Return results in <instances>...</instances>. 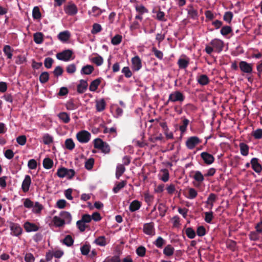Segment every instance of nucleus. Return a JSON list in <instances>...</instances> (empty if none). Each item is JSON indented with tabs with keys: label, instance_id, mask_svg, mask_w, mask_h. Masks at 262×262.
I'll return each instance as SVG.
<instances>
[{
	"label": "nucleus",
	"instance_id": "nucleus-50",
	"mask_svg": "<svg viewBox=\"0 0 262 262\" xmlns=\"http://www.w3.org/2000/svg\"><path fill=\"white\" fill-rule=\"evenodd\" d=\"M91 246L89 245H84L80 248L81 254L83 255H86L90 251Z\"/></svg>",
	"mask_w": 262,
	"mask_h": 262
},
{
	"label": "nucleus",
	"instance_id": "nucleus-12",
	"mask_svg": "<svg viewBox=\"0 0 262 262\" xmlns=\"http://www.w3.org/2000/svg\"><path fill=\"white\" fill-rule=\"evenodd\" d=\"M143 232L147 235L152 236L155 234L154 224L153 223H146L143 226Z\"/></svg>",
	"mask_w": 262,
	"mask_h": 262
},
{
	"label": "nucleus",
	"instance_id": "nucleus-46",
	"mask_svg": "<svg viewBox=\"0 0 262 262\" xmlns=\"http://www.w3.org/2000/svg\"><path fill=\"white\" fill-rule=\"evenodd\" d=\"M122 40V36L119 34H117L112 38L111 43L113 45H118L121 43Z\"/></svg>",
	"mask_w": 262,
	"mask_h": 262
},
{
	"label": "nucleus",
	"instance_id": "nucleus-45",
	"mask_svg": "<svg viewBox=\"0 0 262 262\" xmlns=\"http://www.w3.org/2000/svg\"><path fill=\"white\" fill-rule=\"evenodd\" d=\"M94 164V159L93 158H90L85 161L84 167L86 169L90 170L93 168Z\"/></svg>",
	"mask_w": 262,
	"mask_h": 262
},
{
	"label": "nucleus",
	"instance_id": "nucleus-5",
	"mask_svg": "<svg viewBox=\"0 0 262 262\" xmlns=\"http://www.w3.org/2000/svg\"><path fill=\"white\" fill-rule=\"evenodd\" d=\"M9 227L11 230V234L14 236H18L21 234L23 229L17 223L10 222Z\"/></svg>",
	"mask_w": 262,
	"mask_h": 262
},
{
	"label": "nucleus",
	"instance_id": "nucleus-2",
	"mask_svg": "<svg viewBox=\"0 0 262 262\" xmlns=\"http://www.w3.org/2000/svg\"><path fill=\"white\" fill-rule=\"evenodd\" d=\"M184 99L185 96L182 92L179 91H173L169 95L168 99L167 100V103L169 102H182L184 100Z\"/></svg>",
	"mask_w": 262,
	"mask_h": 262
},
{
	"label": "nucleus",
	"instance_id": "nucleus-29",
	"mask_svg": "<svg viewBox=\"0 0 262 262\" xmlns=\"http://www.w3.org/2000/svg\"><path fill=\"white\" fill-rule=\"evenodd\" d=\"M174 248L171 245H167L163 249V253L167 256H171L173 254Z\"/></svg>",
	"mask_w": 262,
	"mask_h": 262
},
{
	"label": "nucleus",
	"instance_id": "nucleus-37",
	"mask_svg": "<svg viewBox=\"0 0 262 262\" xmlns=\"http://www.w3.org/2000/svg\"><path fill=\"white\" fill-rule=\"evenodd\" d=\"M42 141L45 144L48 145L53 142V138L49 134H45L42 137Z\"/></svg>",
	"mask_w": 262,
	"mask_h": 262
},
{
	"label": "nucleus",
	"instance_id": "nucleus-17",
	"mask_svg": "<svg viewBox=\"0 0 262 262\" xmlns=\"http://www.w3.org/2000/svg\"><path fill=\"white\" fill-rule=\"evenodd\" d=\"M109 243V241L104 236H100L96 238L94 241L96 245L104 247Z\"/></svg>",
	"mask_w": 262,
	"mask_h": 262
},
{
	"label": "nucleus",
	"instance_id": "nucleus-24",
	"mask_svg": "<svg viewBox=\"0 0 262 262\" xmlns=\"http://www.w3.org/2000/svg\"><path fill=\"white\" fill-rule=\"evenodd\" d=\"M106 103L104 99H101L96 101V110L98 112L103 111L105 108Z\"/></svg>",
	"mask_w": 262,
	"mask_h": 262
},
{
	"label": "nucleus",
	"instance_id": "nucleus-47",
	"mask_svg": "<svg viewBox=\"0 0 262 262\" xmlns=\"http://www.w3.org/2000/svg\"><path fill=\"white\" fill-rule=\"evenodd\" d=\"M32 16L34 19H40L41 18V13L38 7L36 6L34 7L32 11Z\"/></svg>",
	"mask_w": 262,
	"mask_h": 262
},
{
	"label": "nucleus",
	"instance_id": "nucleus-15",
	"mask_svg": "<svg viewBox=\"0 0 262 262\" xmlns=\"http://www.w3.org/2000/svg\"><path fill=\"white\" fill-rule=\"evenodd\" d=\"M24 227L27 232L37 231L39 229L38 227L36 225L29 222H27L24 224Z\"/></svg>",
	"mask_w": 262,
	"mask_h": 262
},
{
	"label": "nucleus",
	"instance_id": "nucleus-16",
	"mask_svg": "<svg viewBox=\"0 0 262 262\" xmlns=\"http://www.w3.org/2000/svg\"><path fill=\"white\" fill-rule=\"evenodd\" d=\"M158 177L159 179L163 182H167L169 179V173L168 170L167 169H161L160 171Z\"/></svg>",
	"mask_w": 262,
	"mask_h": 262
},
{
	"label": "nucleus",
	"instance_id": "nucleus-52",
	"mask_svg": "<svg viewBox=\"0 0 262 262\" xmlns=\"http://www.w3.org/2000/svg\"><path fill=\"white\" fill-rule=\"evenodd\" d=\"M188 199H193L197 196L198 192L195 189L192 188H188Z\"/></svg>",
	"mask_w": 262,
	"mask_h": 262
},
{
	"label": "nucleus",
	"instance_id": "nucleus-30",
	"mask_svg": "<svg viewBox=\"0 0 262 262\" xmlns=\"http://www.w3.org/2000/svg\"><path fill=\"white\" fill-rule=\"evenodd\" d=\"M144 197L145 202L149 205L153 202L154 199V196L149 192V190L144 192Z\"/></svg>",
	"mask_w": 262,
	"mask_h": 262
},
{
	"label": "nucleus",
	"instance_id": "nucleus-6",
	"mask_svg": "<svg viewBox=\"0 0 262 262\" xmlns=\"http://www.w3.org/2000/svg\"><path fill=\"white\" fill-rule=\"evenodd\" d=\"M201 142V140L198 137H190L186 140V146L189 149H193Z\"/></svg>",
	"mask_w": 262,
	"mask_h": 262
},
{
	"label": "nucleus",
	"instance_id": "nucleus-61",
	"mask_svg": "<svg viewBox=\"0 0 262 262\" xmlns=\"http://www.w3.org/2000/svg\"><path fill=\"white\" fill-rule=\"evenodd\" d=\"M76 225L81 232H83L86 227L85 224L81 220L77 222Z\"/></svg>",
	"mask_w": 262,
	"mask_h": 262
},
{
	"label": "nucleus",
	"instance_id": "nucleus-10",
	"mask_svg": "<svg viewBox=\"0 0 262 262\" xmlns=\"http://www.w3.org/2000/svg\"><path fill=\"white\" fill-rule=\"evenodd\" d=\"M31 184V179L30 176L29 175H26L21 184V189L25 193L28 192Z\"/></svg>",
	"mask_w": 262,
	"mask_h": 262
},
{
	"label": "nucleus",
	"instance_id": "nucleus-25",
	"mask_svg": "<svg viewBox=\"0 0 262 262\" xmlns=\"http://www.w3.org/2000/svg\"><path fill=\"white\" fill-rule=\"evenodd\" d=\"M198 82L201 85H207L209 81L208 76L206 75H201L197 78Z\"/></svg>",
	"mask_w": 262,
	"mask_h": 262
},
{
	"label": "nucleus",
	"instance_id": "nucleus-32",
	"mask_svg": "<svg viewBox=\"0 0 262 262\" xmlns=\"http://www.w3.org/2000/svg\"><path fill=\"white\" fill-rule=\"evenodd\" d=\"M101 80L100 79H96L93 80L90 84L89 90L91 92H95L100 84Z\"/></svg>",
	"mask_w": 262,
	"mask_h": 262
},
{
	"label": "nucleus",
	"instance_id": "nucleus-23",
	"mask_svg": "<svg viewBox=\"0 0 262 262\" xmlns=\"http://www.w3.org/2000/svg\"><path fill=\"white\" fill-rule=\"evenodd\" d=\"M94 68L93 66L86 65L82 68L80 73L81 74L90 75L94 71Z\"/></svg>",
	"mask_w": 262,
	"mask_h": 262
},
{
	"label": "nucleus",
	"instance_id": "nucleus-35",
	"mask_svg": "<svg viewBox=\"0 0 262 262\" xmlns=\"http://www.w3.org/2000/svg\"><path fill=\"white\" fill-rule=\"evenodd\" d=\"M3 51L7 56V58L9 59H11L13 56L12 51L13 50L11 49V47L9 45H6L4 46L3 49Z\"/></svg>",
	"mask_w": 262,
	"mask_h": 262
},
{
	"label": "nucleus",
	"instance_id": "nucleus-63",
	"mask_svg": "<svg viewBox=\"0 0 262 262\" xmlns=\"http://www.w3.org/2000/svg\"><path fill=\"white\" fill-rule=\"evenodd\" d=\"M232 31L231 28L229 26H226L223 27L221 30V33L224 35H227Z\"/></svg>",
	"mask_w": 262,
	"mask_h": 262
},
{
	"label": "nucleus",
	"instance_id": "nucleus-36",
	"mask_svg": "<svg viewBox=\"0 0 262 262\" xmlns=\"http://www.w3.org/2000/svg\"><path fill=\"white\" fill-rule=\"evenodd\" d=\"M53 161L49 158H46L43 160V166L45 169H49L52 167Z\"/></svg>",
	"mask_w": 262,
	"mask_h": 262
},
{
	"label": "nucleus",
	"instance_id": "nucleus-57",
	"mask_svg": "<svg viewBox=\"0 0 262 262\" xmlns=\"http://www.w3.org/2000/svg\"><path fill=\"white\" fill-rule=\"evenodd\" d=\"M93 143L94 147L99 149L104 142L101 139L97 138L94 140Z\"/></svg>",
	"mask_w": 262,
	"mask_h": 262
},
{
	"label": "nucleus",
	"instance_id": "nucleus-33",
	"mask_svg": "<svg viewBox=\"0 0 262 262\" xmlns=\"http://www.w3.org/2000/svg\"><path fill=\"white\" fill-rule=\"evenodd\" d=\"M241 155L246 156L249 153V146L244 143H241L239 145Z\"/></svg>",
	"mask_w": 262,
	"mask_h": 262
},
{
	"label": "nucleus",
	"instance_id": "nucleus-21",
	"mask_svg": "<svg viewBox=\"0 0 262 262\" xmlns=\"http://www.w3.org/2000/svg\"><path fill=\"white\" fill-rule=\"evenodd\" d=\"M142 203L138 200H134L129 205V209L131 212H135L139 210L141 207Z\"/></svg>",
	"mask_w": 262,
	"mask_h": 262
},
{
	"label": "nucleus",
	"instance_id": "nucleus-55",
	"mask_svg": "<svg viewBox=\"0 0 262 262\" xmlns=\"http://www.w3.org/2000/svg\"><path fill=\"white\" fill-rule=\"evenodd\" d=\"M136 11L140 14L147 13L148 10L143 5H137L136 6Z\"/></svg>",
	"mask_w": 262,
	"mask_h": 262
},
{
	"label": "nucleus",
	"instance_id": "nucleus-40",
	"mask_svg": "<svg viewBox=\"0 0 262 262\" xmlns=\"http://www.w3.org/2000/svg\"><path fill=\"white\" fill-rule=\"evenodd\" d=\"M216 199L217 196L215 194L210 193L208 197L206 203L209 205L210 207L212 208L213 206V203L216 201Z\"/></svg>",
	"mask_w": 262,
	"mask_h": 262
},
{
	"label": "nucleus",
	"instance_id": "nucleus-26",
	"mask_svg": "<svg viewBox=\"0 0 262 262\" xmlns=\"http://www.w3.org/2000/svg\"><path fill=\"white\" fill-rule=\"evenodd\" d=\"M57 116L59 119L64 123H68L70 121V116L66 112H61Z\"/></svg>",
	"mask_w": 262,
	"mask_h": 262
},
{
	"label": "nucleus",
	"instance_id": "nucleus-4",
	"mask_svg": "<svg viewBox=\"0 0 262 262\" xmlns=\"http://www.w3.org/2000/svg\"><path fill=\"white\" fill-rule=\"evenodd\" d=\"M73 51L71 50H66L61 52L58 53L56 54V58L60 60L64 61H68L71 59H73L72 56L73 55Z\"/></svg>",
	"mask_w": 262,
	"mask_h": 262
},
{
	"label": "nucleus",
	"instance_id": "nucleus-64",
	"mask_svg": "<svg viewBox=\"0 0 262 262\" xmlns=\"http://www.w3.org/2000/svg\"><path fill=\"white\" fill-rule=\"evenodd\" d=\"M233 14L231 12H226L224 15V20L227 23H230L232 18H233Z\"/></svg>",
	"mask_w": 262,
	"mask_h": 262
},
{
	"label": "nucleus",
	"instance_id": "nucleus-43",
	"mask_svg": "<svg viewBox=\"0 0 262 262\" xmlns=\"http://www.w3.org/2000/svg\"><path fill=\"white\" fill-rule=\"evenodd\" d=\"M102 30L101 26L97 23H95L93 25L92 29L91 30V33L93 34H97Z\"/></svg>",
	"mask_w": 262,
	"mask_h": 262
},
{
	"label": "nucleus",
	"instance_id": "nucleus-42",
	"mask_svg": "<svg viewBox=\"0 0 262 262\" xmlns=\"http://www.w3.org/2000/svg\"><path fill=\"white\" fill-rule=\"evenodd\" d=\"M193 178L196 181L199 183L202 182L204 180L203 175L200 171H195Z\"/></svg>",
	"mask_w": 262,
	"mask_h": 262
},
{
	"label": "nucleus",
	"instance_id": "nucleus-14",
	"mask_svg": "<svg viewBox=\"0 0 262 262\" xmlns=\"http://www.w3.org/2000/svg\"><path fill=\"white\" fill-rule=\"evenodd\" d=\"M251 164L253 170L256 173H260L261 171L262 167L258 162V159L257 158H252L251 160Z\"/></svg>",
	"mask_w": 262,
	"mask_h": 262
},
{
	"label": "nucleus",
	"instance_id": "nucleus-58",
	"mask_svg": "<svg viewBox=\"0 0 262 262\" xmlns=\"http://www.w3.org/2000/svg\"><path fill=\"white\" fill-rule=\"evenodd\" d=\"M24 200V206L25 208L30 209L33 206L34 203L28 198L25 199Z\"/></svg>",
	"mask_w": 262,
	"mask_h": 262
},
{
	"label": "nucleus",
	"instance_id": "nucleus-19",
	"mask_svg": "<svg viewBox=\"0 0 262 262\" xmlns=\"http://www.w3.org/2000/svg\"><path fill=\"white\" fill-rule=\"evenodd\" d=\"M87 88L88 83L86 81L81 79L77 87V92L80 94L83 93L86 90Z\"/></svg>",
	"mask_w": 262,
	"mask_h": 262
},
{
	"label": "nucleus",
	"instance_id": "nucleus-48",
	"mask_svg": "<svg viewBox=\"0 0 262 262\" xmlns=\"http://www.w3.org/2000/svg\"><path fill=\"white\" fill-rule=\"evenodd\" d=\"M66 108L69 111H73L77 108V106L73 100L68 101L66 104Z\"/></svg>",
	"mask_w": 262,
	"mask_h": 262
},
{
	"label": "nucleus",
	"instance_id": "nucleus-7",
	"mask_svg": "<svg viewBox=\"0 0 262 262\" xmlns=\"http://www.w3.org/2000/svg\"><path fill=\"white\" fill-rule=\"evenodd\" d=\"M210 45L213 47L214 51L217 53L221 52L223 49L224 42L221 39L216 38L212 39Z\"/></svg>",
	"mask_w": 262,
	"mask_h": 262
},
{
	"label": "nucleus",
	"instance_id": "nucleus-31",
	"mask_svg": "<svg viewBox=\"0 0 262 262\" xmlns=\"http://www.w3.org/2000/svg\"><path fill=\"white\" fill-rule=\"evenodd\" d=\"M125 170V168L123 164H118L116 167V177L117 179L122 176Z\"/></svg>",
	"mask_w": 262,
	"mask_h": 262
},
{
	"label": "nucleus",
	"instance_id": "nucleus-9",
	"mask_svg": "<svg viewBox=\"0 0 262 262\" xmlns=\"http://www.w3.org/2000/svg\"><path fill=\"white\" fill-rule=\"evenodd\" d=\"M200 156L203 160L204 162L207 165H211L214 161V157L207 152H202Z\"/></svg>",
	"mask_w": 262,
	"mask_h": 262
},
{
	"label": "nucleus",
	"instance_id": "nucleus-62",
	"mask_svg": "<svg viewBox=\"0 0 262 262\" xmlns=\"http://www.w3.org/2000/svg\"><path fill=\"white\" fill-rule=\"evenodd\" d=\"M187 236L190 239H192L195 236V233L191 228H188L186 230Z\"/></svg>",
	"mask_w": 262,
	"mask_h": 262
},
{
	"label": "nucleus",
	"instance_id": "nucleus-54",
	"mask_svg": "<svg viewBox=\"0 0 262 262\" xmlns=\"http://www.w3.org/2000/svg\"><path fill=\"white\" fill-rule=\"evenodd\" d=\"M164 243L165 241L161 236L158 237L157 239L156 240V241L154 242V244L156 245V246L159 248H162Z\"/></svg>",
	"mask_w": 262,
	"mask_h": 262
},
{
	"label": "nucleus",
	"instance_id": "nucleus-27",
	"mask_svg": "<svg viewBox=\"0 0 262 262\" xmlns=\"http://www.w3.org/2000/svg\"><path fill=\"white\" fill-rule=\"evenodd\" d=\"M43 208V206L41 204L38 202H36L32 207V211L35 214H40Z\"/></svg>",
	"mask_w": 262,
	"mask_h": 262
},
{
	"label": "nucleus",
	"instance_id": "nucleus-13",
	"mask_svg": "<svg viewBox=\"0 0 262 262\" xmlns=\"http://www.w3.org/2000/svg\"><path fill=\"white\" fill-rule=\"evenodd\" d=\"M132 69L135 71H139L142 67V62L140 57L136 56L132 59Z\"/></svg>",
	"mask_w": 262,
	"mask_h": 262
},
{
	"label": "nucleus",
	"instance_id": "nucleus-20",
	"mask_svg": "<svg viewBox=\"0 0 262 262\" xmlns=\"http://www.w3.org/2000/svg\"><path fill=\"white\" fill-rule=\"evenodd\" d=\"M189 58L186 56L180 58L178 61V64L180 69H185L188 66Z\"/></svg>",
	"mask_w": 262,
	"mask_h": 262
},
{
	"label": "nucleus",
	"instance_id": "nucleus-11",
	"mask_svg": "<svg viewBox=\"0 0 262 262\" xmlns=\"http://www.w3.org/2000/svg\"><path fill=\"white\" fill-rule=\"evenodd\" d=\"M64 10L66 13L69 15H74L78 12L77 6L73 3L69 4L64 7Z\"/></svg>",
	"mask_w": 262,
	"mask_h": 262
},
{
	"label": "nucleus",
	"instance_id": "nucleus-1",
	"mask_svg": "<svg viewBox=\"0 0 262 262\" xmlns=\"http://www.w3.org/2000/svg\"><path fill=\"white\" fill-rule=\"evenodd\" d=\"M57 175L61 178L66 177L67 179H71L74 176L75 171L72 169L61 167L57 170Z\"/></svg>",
	"mask_w": 262,
	"mask_h": 262
},
{
	"label": "nucleus",
	"instance_id": "nucleus-60",
	"mask_svg": "<svg viewBox=\"0 0 262 262\" xmlns=\"http://www.w3.org/2000/svg\"><path fill=\"white\" fill-rule=\"evenodd\" d=\"M66 71L69 74H73L76 71V66L72 63L68 65L66 68Z\"/></svg>",
	"mask_w": 262,
	"mask_h": 262
},
{
	"label": "nucleus",
	"instance_id": "nucleus-56",
	"mask_svg": "<svg viewBox=\"0 0 262 262\" xmlns=\"http://www.w3.org/2000/svg\"><path fill=\"white\" fill-rule=\"evenodd\" d=\"M92 61L98 66H100L102 64L103 62V59L100 56H98L93 58Z\"/></svg>",
	"mask_w": 262,
	"mask_h": 262
},
{
	"label": "nucleus",
	"instance_id": "nucleus-59",
	"mask_svg": "<svg viewBox=\"0 0 262 262\" xmlns=\"http://www.w3.org/2000/svg\"><path fill=\"white\" fill-rule=\"evenodd\" d=\"M103 262H120V259L118 256L115 255L114 256L106 257Z\"/></svg>",
	"mask_w": 262,
	"mask_h": 262
},
{
	"label": "nucleus",
	"instance_id": "nucleus-53",
	"mask_svg": "<svg viewBox=\"0 0 262 262\" xmlns=\"http://www.w3.org/2000/svg\"><path fill=\"white\" fill-rule=\"evenodd\" d=\"M49 74L47 72L42 73L39 76V80L41 83H45L49 80Z\"/></svg>",
	"mask_w": 262,
	"mask_h": 262
},
{
	"label": "nucleus",
	"instance_id": "nucleus-8",
	"mask_svg": "<svg viewBox=\"0 0 262 262\" xmlns=\"http://www.w3.org/2000/svg\"><path fill=\"white\" fill-rule=\"evenodd\" d=\"M241 70L247 74H250L252 72V64L246 61H242L239 63Z\"/></svg>",
	"mask_w": 262,
	"mask_h": 262
},
{
	"label": "nucleus",
	"instance_id": "nucleus-44",
	"mask_svg": "<svg viewBox=\"0 0 262 262\" xmlns=\"http://www.w3.org/2000/svg\"><path fill=\"white\" fill-rule=\"evenodd\" d=\"M74 243V239L70 235H67L63 240V243L68 247L71 246Z\"/></svg>",
	"mask_w": 262,
	"mask_h": 262
},
{
	"label": "nucleus",
	"instance_id": "nucleus-22",
	"mask_svg": "<svg viewBox=\"0 0 262 262\" xmlns=\"http://www.w3.org/2000/svg\"><path fill=\"white\" fill-rule=\"evenodd\" d=\"M70 33L68 31L60 32L58 35V38L62 42L67 41L70 37Z\"/></svg>",
	"mask_w": 262,
	"mask_h": 262
},
{
	"label": "nucleus",
	"instance_id": "nucleus-39",
	"mask_svg": "<svg viewBox=\"0 0 262 262\" xmlns=\"http://www.w3.org/2000/svg\"><path fill=\"white\" fill-rule=\"evenodd\" d=\"M34 40L37 44H40L43 41V34L40 32H37L34 34Z\"/></svg>",
	"mask_w": 262,
	"mask_h": 262
},
{
	"label": "nucleus",
	"instance_id": "nucleus-28",
	"mask_svg": "<svg viewBox=\"0 0 262 262\" xmlns=\"http://www.w3.org/2000/svg\"><path fill=\"white\" fill-rule=\"evenodd\" d=\"M53 222L54 225L57 227H63L65 225L60 215L54 216L53 218Z\"/></svg>",
	"mask_w": 262,
	"mask_h": 262
},
{
	"label": "nucleus",
	"instance_id": "nucleus-38",
	"mask_svg": "<svg viewBox=\"0 0 262 262\" xmlns=\"http://www.w3.org/2000/svg\"><path fill=\"white\" fill-rule=\"evenodd\" d=\"M64 144L66 148L70 150H73L75 146L73 140L71 138L66 140Z\"/></svg>",
	"mask_w": 262,
	"mask_h": 262
},
{
	"label": "nucleus",
	"instance_id": "nucleus-41",
	"mask_svg": "<svg viewBox=\"0 0 262 262\" xmlns=\"http://www.w3.org/2000/svg\"><path fill=\"white\" fill-rule=\"evenodd\" d=\"M126 184V181H122L117 184L113 188V191L114 193H116L119 191L120 189L123 188Z\"/></svg>",
	"mask_w": 262,
	"mask_h": 262
},
{
	"label": "nucleus",
	"instance_id": "nucleus-34",
	"mask_svg": "<svg viewBox=\"0 0 262 262\" xmlns=\"http://www.w3.org/2000/svg\"><path fill=\"white\" fill-rule=\"evenodd\" d=\"M104 11V10H102L97 6H94L92 8V11H89V14L92 13V15L95 17H97L101 15Z\"/></svg>",
	"mask_w": 262,
	"mask_h": 262
},
{
	"label": "nucleus",
	"instance_id": "nucleus-3",
	"mask_svg": "<svg viewBox=\"0 0 262 262\" xmlns=\"http://www.w3.org/2000/svg\"><path fill=\"white\" fill-rule=\"evenodd\" d=\"M91 134L85 130L79 132L76 134L77 140L81 143H88L91 139Z\"/></svg>",
	"mask_w": 262,
	"mask_h": 262
},
{
	"label": "nucleus",
	"instance_id": "nucleus-49",
	"mask_svg": "<svg viewBox=\"0 0 262 262\" xmlns=\"http://www.w3.org/2000/svg\"><path fill=\"white\" fill-rule=\"evenodd\" d=\"M259 234L260 233L256 231L251 232L249 235L250 239L253 241L258 240L259 238Z\"/></svg>",
	"mask_w": 262,
	"mask_h": 262
},
{
	"label": "nucleus",
	"instance_id": "nucleus-18",
	"mask_svg": "<svg viewBox=\"0 0 262 262\" xmlns=\"http://www.w3.org/2000/svg\"><path fill=\"white\" fill-rule=\"evenodd\" d=\"M61 219L64 222V224H69L72 221L71 214L67 211H61L59 214Z\"/></svg>",
	"mask_w": 262,
	"mask_h": 262
},
{
	"label": "nucleus",
	"instance_id": "nucleus-51",
	"mask_svg": "<svg viewBox=\"0 0 262 262\" xmlns=\"http://www.w3.org/2000/svg\"><path fill=\"white\" fill-rule=\"evenodd\" d=\"M252 136L256 139H260L262 138V129L258 128L252 132Z\"/></svg>",
	"mask_w": 262,
	"mask_h": 262
}]
</instances>
